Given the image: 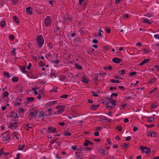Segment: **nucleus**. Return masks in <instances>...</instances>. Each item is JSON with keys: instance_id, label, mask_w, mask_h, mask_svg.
<instances>
[{"instance_id": "21", "label": "nucleus", "mask_w": 159, "mask_h": 159, "mask_svg": "<svg viewBox=\"0 0 159 159\" xmlns=\"http://www.w3.org/2000/svg\"><path fill=\"white\" fill-rule=\"evenodd\" d=\"M3 75H5L6 77L8 78H9L10 77V75L9 73L7 72H5L3 73Z\"/></svg>"}, {"instance_id": "36", "label": "nucleus", "mask_w": 159, "mask_h": 159, "mask_svg": "<svg viewBox=\"0 0 159 159\" xmlns=\"http://www.w3.org/2000/svg\"><path fill=\"white\" fill-rule=\"evenodd\" d=\"M96 105H92L91 107L92 110H95L96 109Z\"/></svg>"}, {"instance_id": "38", "label": "nucleus", "mask_w": 159, "mask_h": 159, "mask_svg": "<svg viewBox=\"0 0 159 159\" xmlns=\"http://www.w3.org/2000/svg\"><path fill=\"white\" fill-rule=\"evenodd\" d=\"M116 128L119 131H120L122 129V127L120 126H118L116 127Z\"/></svg>"}, {"instance_id": "48", "label": "nucleus", "mask_w": 159, "mask_h": 159, "mask_svg": "<svg viewBox=\"0 0 159 159\" xmlns=\"http://www.w3.org/2000/svg\"><path fill=\"white\" fill-rule=\"evenodd\" d=\"M154 37L155 38L159 39V35L158 34H156L154 35Z\"/></svg>"}, {"instance_id": "6", "label": "nucleus", "mask_w": 159, "mask_h": 159, "mask_svg": "<svg viewBox=\"0 0 159 159\" xmlns=\"http://www.w3.org/2000/svg\"><path fill=\"white\" fill-rule=\"evenodd\" d=\"M122 60L118 58H114L112 59V61L116 63H119Z\"/></svg>"}, {"instance_id": "18", "label": "nucleus", "mask_w": 159, "mask_h": 159, "mask_svg": "<svg viewBox=\"0 0 159 159\" xmlns=\"http://www.w3.org/2000/svg\"><path fill=\"white\" fill-rule=\"evenodd\" d=\"M148 121L149 122H153L154 120V118L152 117H148Z\"/></svg>"}, {"instance_id": "1", "label": "nucleus", "mask_w": 159, "mask_h": 159, "mask_svg": "<svg viewBox=\"0 0 159 159\" xmlns=\"http://www.w3.org/2000/svg\"><path fill=\"white\" fill-rule=\"evenodd\" d=\"M44 43V39L41 35H38L36 39V44L40 47H41Z\"/></svg>"}, {"instance_id": "17", "label": "nucleus", "mask_w": 159, "mask_h": 159, "mask_svg": "<svg viewBox=\"0 0 159 159\" xmlns=\"http://www.w3.org/2000/svg\"><path fill=\"white\" fill-rule=\"evenodd\" d=\"M143 21L145 23H147L149 24H151V22L150 21H148V19H144Z\"/></svg>"}, {"instance_id": "35", "label": "nucleus", "mask_w": 159, "mask_h": 159, "mask_svg": "<svg viewBox=\"0 0 159 159\" xmlns=\"http://www.w3.org/2000/svg\"><path fill=\"white\" fill-rule=\"evenodd\" d=\"M64 108H63L62 107H61V108H60V109L58 110V113L62 112L64 111Z\"/></svg>"}, {"instance_id": "40", "label": "nucleus", "mask_w": 159, "mask_h": 159, "mask_svg": "<svg viewBox=\"0 0 159 159\" xmlns=\"http://www.w3.org/2000/svg\"><path fill=\"white\" fill-rule=\"evenodd\" d=\"M117 95L118 94L117 93H113L111 94V98H112L113 96L116 97Z\"/></svg>"}, {"instance_id": "41", "label": "nucleus", "mask_w": 159, "mask_h": 159, "mask_svg": "<svg viewBox=\"0 0 159 159\" xmlns=\"http://www.w3.org/2000/svg\"><path fill=\"white\" fill-rule=\"evenodd\" d=\"M105 104L106 105L107 107H112V106H111L110 103L109 102H108L107 103H106Z\"/></svg>"}, {"instance_id": "51", "label": "nucleus", "mask_w": 159, "mask_h": 159, "mask_svg": "<svg viewBox=\"0 0 159 159\" xmlns=\"http://www.w3.org/2000/svg\"><path fill=\"white\" fill-rule=\"evenodd\" d=\"M106 31H107L108 33H109L111 32V30L110 28H107L106 29Z\"/></svg>"}, {"instance_id": "45", "label": "nucleus", "mask_w": 159, "mask_h": 159, "mask_svg": "<svg viewBox=\"0 0 159 159\" xmlns=\"http://www.w3.org/2000/svg\"><path fill=\"white\" fill-rule=\"evenodd\" d=\"M99 134V133L98 132H95L94 133V135L96 136H98Z\"/></svg>"}, {"instance_id": "27", "label": "nucleus", "mask_w": 159, "mask_h": 159, "mask_svg": "<svg viewBox=\"0 0 159 159\" xmlns=\"http://www.w3.org/2000/svg\"><path fill=\"white\" fill-rule=\"evenodd\" d=\"M8 95H9L7 91H6L4 93L3 95V97H2L3 98L7 97H8Z\"/></svg>"}, {"instance_id": "11", "label": "nucleus", "mask_w": 159, "mask_h": 159, "mask_svg": "<svg viewBox=\"0 0 159 159\" xmlns=\"http://www.w3.org/2000/svg\"><path fill=\"white\" fill-rule=\"evenodd\" d=\"M48 129L51 132V133H52V132H55L56 131V129L52 127H48Z\"/></svg>"}, {"instance_id": "9", "label": "nucleus", "mask_w": 159, "mask_h": 159, "mask_svg": "<svg viewBox=\"0 0 159 159\" xmlns=\"http://www.w3.org/2000/svg\"><path fill=\"white\" fill-rule=\"evenodd\" d=\"M34 100V98L33 97H29L27 98V101L25 103H29V102H33Z\"/></svg>"}, {"instance_id": "33", "label": "nucleus", "mask_w": 159, "mask_h": 159, "mask_svg": "<svg viewBox=\"0 0 159 159\" xmlns=\"http://www.w3.org/2000/svg\"><path fill=\"white\" fill-rule=\"evenodd\" d=\"M136 74H137V73L136 72H131L129 73V76H132V75H135Z\"/></svg>"}, {"instance_id": "50", "label": "nucleus", "mask_w": 159, "mask_h": 159, "mask_svg": "<svg viewBox=\"0 0 159 159\" xmlns=\"http://www.w3.org/2000/svg\"><path fill=\"white\" fill-rule=\"evenodd\" d=\"M138 128L137 126H134V128L133 129V130L134 132L138 130Z\"/></svg>"}, {"instance_id": "30", "label": "nucleus", "mask_w": 159, "mask_h": 159, "mask_svg": "<svg viewBox=\"0 0 159 159\" xmlns=\"http://www.w3.org/2000/svg\"><path fill=\"white\" fill-rule=\"evenodd\" d=\"M26 68L25 67H22L21 68V70L23 72L25 71V73H27L28 71L25 70Z\"/></svg>"}, {"instance_id": "3", "label": "nucleus", "mask_w": 159, "mask_h": 159, "mask_svg": "<svg viewBox=\"0 0 159 159\" xmlns=\"http://www.w3.org/2000/svg\"><path fill=\"white\" fill-rule=\"evenodd\" d=\"M51 22V20L49 16H47L44 20V23L45 25L46 26H48Z\"/></svg>"}, {"instance_id": "13", "label": "nucleus", "mask_w": 159, "mask_h": 159, "mask_svg": "<svg viewBox=\"0 0 159 159\" xmlns=\"http://www.w3.org/2000/svg\"><path fill=\"white\" fill-rule=\"evenodd\" d=\"M37 115V112L36 110H35L34 112H31L30 115L31 116V117H33L36 116Z\"/></svg>"}, {"instance_id": "28", "label": "nucleus", "mask_w": 159, "mask_h": 159, "mask_svg": "<svg viewBox=\"0 0 159 159\" xmlns=\"http://www.w3.org/2000/svg\"><path fill=\"white\" fill-rule=\"evenodd\" d=\"M75 66L77 68V69L80 70H81L82 69V67L81 66H80V65H79L77 64H75Z\"/></svg>"}, {"instance_id": "2", "label": "nucleus", "mask_w": 159, "mask_h": 159, "mask_svg": "<svg viewBox=\"0 0 159 159\" xmlns=\"http://www.w3.org/2000/svg\"><path fill=\"white\" fill-rule=\"evenodd\" d=\"M140 148L143 153H145L147 154L151 152L150 149L149 148L144 147L143 146H141L140 147Z\"/></svg>"}, {"instance_id": "46", "label": "nucleus", "mask_w": 159, "mask_h": 159, "mask_svg": "<svg viewBox=\"0 0 159 159\" xmlns=\"http://www.w3.org/2000/svg\"><path fill=\"white\" fill-rule=\"evenodd\" d=\"M109 49V47L107 46H105L103 47V49L105 50H108Z\"/></svg>"}, {"instance_id": "60", "label": "nucleus", "mask_w": 159, "mask_h": 159, "mask_svg": "<svg viewBox=\"0 0 159 159\" xmlns=\"http://www.w3.org/2000/svg\"><path fill=\"white\" fill-rule=\"evenodd\" d=\"M19 1V0H12L13 3V4H16Z\"/></svg>"}, {"instance_id": "42", "label": "nucleus", "mask_w": 159, "mask_h": 159, "mask_svg": "<svg viewBox=\"0 0 159 159\" xmlns=\"http://www.w3.org/2000/svg\"><path fill=\"white\" fill-rule=\"evenodd\" d=\"M128 144L126 143H124V145H123L122 147H123V148H127L128 147Z\"/></svg>"}, {"instance_id": "5", "label": "nucleus", "mask_w": 159, "mask_h": 159, "mask_svg": "<svg viewBox=\"0 0 159 159\" xmlns=\"http://www.w3.org/2000/svg\"><path fill=\"white\" fill-rule=\"evenodd\" d=\"M33 9L30 7H27L26 9V12L30 15H31L33 13Z\"/></svg>"}, {"instance_id": "25", "label": "nucleus", "mask_w": 159, "mask_h": 159, "mask_svg": "<svg viewBox=\"0 0 159 159\" xmlns=\"http://www.w3.org/2000/svg\"><path fill=\"white\" fill-rule=\"evenodd\" d=\"M118 73L120 75H122L125 73V70H119L118 71Z\"/></svg>"}, {"instance_id": "4", "label": "nucleus", "mask_w": 159, "mask_h": 159, "mask_svg": "<svg viewBox=\"0 0 159 159\" xmlns=\"http://www.w3.org/2000/svg\"><path fill=\"white\" fill-rule=\"evenodd\" d=\"M2 139L3 140H5L7 141L9 139H10V136L9 134H7V133H5L2 134Z\"/></svg>"}, {"instance_id": "29", "label": "nucleus", "mask_w": 159, "mask_h": 159, "mask_svg": "<svg viewBox=\"0 0 159 159\" xmlns=\"http://www.w3.org/2000/svg\"><path fill=\"white\" fill-rule=\"evenodd\" d=\"M98 31L99 32L98 35L99 36L101 37V38H102V34L103 33V31L101 30H99Z\"/></svg>"}, {"instance_id": "58", "label": "nucleus", "mask_w": 159, "mask_h": 159, "mask_svg": "<svg viewBox=\"0 0 159 159\" xmlns=\"http://www.w3.org/2000/svg\"><path fill=\"white\" fill-rule=\"evenodd\" d=\"M154 66L156 67V68L157 69V71L159 70V65H155Z\"/></svg>"}, {"instance_id": "52", "label": "nucleus", "mask_w": 159, "mask_h": 159, "mask_svg": "<svg viewBox=\"0 0 159 159\" xmlns=\"http://www.w3.org/2000/svg\"><path fill=\"white\" fill-rule=\"evenodd\" d=\"M68 96V95L66 94V95H64L61 96V98H66Z\"/></svg>"}, {"instance_id": "39", "label": "nucleus", "mask_w": 159, "mask_h": 159, "mask_svg": "<svg viewBox=\"0 0 159 159\" xmlns=\"http://www.w3.org/2000/svg\"><path fill=\"white\" fill-rule=\"evenodd\" d=\"M91 93L93 94V95L95 97H97L98 96V95L94 91H92L91 92Z\"/></svg>"}, {"instance_id": "37", "label": "nucleus", "mask_w": 159, "mask_h": 159, "mask_svg": "<svg viewBox=\"0 0 159 159\" xmlns=\"http://www.w3.org/2000/svg\"><path fill=\"white\" fill-rule=\"evenodd\" d=\"M25 145H24L23 146L19 145L18 146V149L19 150H22L24 148Z\"/></svg>"}, {"instance_id": "56", "label": "nucleus", "mask_w": 159, "mask_h": 159, "mask_svg": "<svg viewBox=\"0 0 159 159\" xmlns=\"http://www.w3.org/2000/svg\"><path fill=\"white\" fill-rule=\"evenodd\" d=\"M116 89V87H111L109 89L111 90H115Z\"/></svg>"}, {"instance_id": "55", "label": "nucleus", "mask_w": 159, "mask_h": 159, "mask_svg": "<svg viewBox=\"0 0 159 159\" xmlns=\"http://www.w3.org/2000/svg\"><path fill=\"white\" fill-rule=\"evenodd\" d=\"M31 63H29V66L27 67V69L28 70H30L31 68Z\"/></svg>"}, {"instance_id": "57", "label": "nucleus", "mask_w": 159, "mask_h": 159, "mask_svg": "<svg viewBox=\"0 0 159 159\" xmlns=\"http://www.w3.org/2000/svg\"><path fill=\"white\" fill-rule=\"evenodd\" d=\"M39 65L42 67L44 65V63L42 61L39 62Z\"/></svg>"}, {"instance_id": "12", "label": "nucleus", "mask_w": 159, "mask_h": 159, "mask_svg": "<svg viewBox=\"0 0 159 159\" xmlns=\"http://www.w3.org/2000/svg\"><path fill=\"white\" fill-rule=\"evenodd\" d=\"M17 122L12 123L10 124V128L11 129V127H16L17 126Z\"/></svg>"}, {"instance_id": "32", "label": "nucleus", "mask_w": 159, "mask_h": 159, "mask_svg": "<svg viewBox=\"0 0 159 159\" xmlns=\"http://www.w3.org/2000/svg\"><path fill=\"white\" fill-rule=\"evenodd\" d=\"M9 39L11 41L13 40L14 39V36L13 35H10L9 36Z\"/></svg>"}, {"instance_id": "15", "label": "nucleus", "mask_w": 159, "mask_h": 159, "mask_svg": "<svg viewBox=\"0 0 159 159\" xmlns=\"http://www.w3.org/2000/svg\"><path fill=\"white\" fill-rule=\"evenodd\" d=\"M149 61V60L148 59H145L139 64V65L140 66L143 65L146 63L148 62Z\"/></svg>"}, {"instance_id": "47", "label": "nucleus", "mask_w": 159, "mask_h": 159, "mask_svg": "<svg viewBox=\"0 0 159 159\" xmlns=\"http://www.w3.org/2000/svg\"><path fill=\"white\" fill-rule=\"evenodd\" d=\"M55 87H53V89L52 90H51V91H51V92H52V91H54V92H57V91L56 89H58V88H57V87H56V89H55V88H55Z\"/></svg>"}, {"instance_id": "10", "label": "nucleus", "mask_w": 159, "mask_h": 159, "mask_svg": "<svg viewBox=\"0 0 159 159\" xmlns=\"http://www.w3.org/2000/svg\"><path fill=\"white\" fill-rule=\"evenodd\" d=\"M38 116L40 118L41 117H44L46 116L44 114V112L43 111H41L39 112V115Z\"/></svg>"}, {"instance_id": "61", "label": "nucleus", "mask_w": 159, "mask_h": 159, "mask_svg": "<svg viewBox=\"0 0 159 159\" xmlns=\"http://www.w3.org/2000/svg\"><path fill=\"white\" fill-rule=\"evenodd\" d=\"M24 111H25L24 109L22 108H21L20 109L19 111L20 112L24 113Z\"/></svg>"}, {"instance_id": "44", "label": "nucleus", "mask_w": 159, "mask_h": 159, "mask_svg": "<svg viewBox=\"0 0 159 159\" xmlns=\"http://www.w3.org/2000/svg\"><path fill=\"white\" fill-rule=\"evenodd\" d=\"M57 140H58V139L57 138H56L55 139H54L52 141H51V144H53L54 142H56Z\"/></svg>"}, {"instance_id": "64", "label": "nucleus", "mask_w": 159, "mask_h": 159, "mask_svg": "<svg viewBox=\"0 0 159 159\" xmlns=\"http://www.w3.org/2000/svg\"><path fill=\"white\" fill-rule=\"evenodd\" d=\"M20 153H18L16 154V157L15 159H19L20 158Z\"/></svg>"}, {"instance_id": "24", "label": "nucleus", "mask_w": 159, "mask_h": 159, "mask_svg": "<svg viewBox=\"0 0 159 159\" xmlns=\"http://www.w3.org/2000/svg\"><path fill=\"white\" fill-rule=\"evenodd\" d=\"M157 106V105L155 103H154L151 105V108L152 109L156 108Z\"/></svg>"}, {"instance_id": "49", "label": "nucleus", "mask_w": 159, "mask_h": 159, "mask_svg": "<svg viewBox=\"0 0 159 159\" xmlns=\"http://www.w3.org/2000/svg\"><path fill=\"white\" fill-rule=\"evenodd\" d=\"M156 80V79L155 78L152 79L151 81L150 82V83H154Z\"/></svg>"}, {"instance_id": "16", "label": "nucleus", "mask_w": 159, "mask_h": 159, "mask_svg": "<svg viewBox=\"0 0 159 159\" xmlns=\"http://www.w3.org/2000/svg\"><path fill=\"white\" fill-rule=\"evenodd\" d=\"M81 80L82 82L86 84H87L88 82V80L84 77L82 78Z\"/></svg>"}, {"instance_id": "20", "label": "nucleus", "mask_w": 159, "mask_h": 159, "mask_svg": "<svg viewBox=\"0 0 159 159\" xmlns=\"http://www.w3.org/2000/svg\"><path fill=\"white\" fill-rule=\"evenodd\" d=\"M98 151L100 153L102 154L103 155H104L105 150L104 149L102 148H100L98 150Z\"/></svg>"}, {"instance_id": "54", "label": "nucleus", "mask_w": 159, "mask_h": 159, "mask_svg": "<svg viewBox=\"0 0 159 159\" xmlns=\"http://www.w3.org/2000/svg\"><path fill=\"white\" fill-rule=\"evenodd\" d=\"M98 42V41L97 39H93V42L94 43H97Z\"/></svg>"}, {"instance_id": "31", "label": "nucleus", "mask_w": 159, "mask_h": 159, "mask_svg": "<svg viewBox=\"0 0 159 159\" xmlns=\"http://www.w3.org/2000/svg\"><path fill=\"white\" fill-rule=\"evenodd\" d=\"M64 134L65 136H69L71 135L70 133L67 131L65 132L64 133Z\"/></svg>"}, {"instance_id": "53", "label": "nucleus", "mask_w": 159, "mask_h": 159, "mask_svg": "<svg viewBox=\"0 0 159 159\" xmlns=\"http://www.w3.org/2000/svg\"><path fill=\"white\" fill-rule=\"evenodd\" d=\"M4 153L3 150V149H2L0 151V156L2 155V154L3 153L4 154Z\"/></svg>"}, {"instance_id": "59", "label": "nucleus", "mask_w": 159, "mask_h": 159, "mask_svg": "<svg viewBox=\"0 0 159 159\" xmlns=\"http://www.w3.org/2000/svg\"><path fill=\"white\" fill-rule=\"evenodd\" d=\"M48 46L50 48H52L53 47L52 44L51 43H49L48 44Z\"/></svg>"}, {"instance_id": "62", "label": "nucleus", "mask_w": 159, "mask_h": 159, "mask_svg": "<svg viewBox=\"0 0 159 159\" xmlns=\"http://www.w3.org/2000/svg\"><path fill=\"white\" fill-rule=\"evenodd\" d=\"M58 124L61 126H63L65 125V123L64 122H60L58 123Z\"/></svg>"}, {"instance_id": "26", "label": "nucleus", "mask_w": 159, "mask_h": 159, "mask_svg": "<svg viewBox=\"0 0 159 159\" xmlns=\"http://www.w3.org/2000/svg\"><path fill=\"white\" fill-rule=\"evenodd\" d=\"M12 81L14 82H17L18 80V78L17 77L14 76L12 78Z\"/></svg>"}, {"instance_id": "63", "label": "nucleus", "mask_w": 159, "mask_h": 159, "mask_svg": "<svg viewBox=\"0 0 159 159\" xmlns=\"http://www.w3.org/2000/svg\"><path fill=\"white\" fill-rule=\"evenodd\" d=\"M129 120L128 118H125L124 120V121L125 123H127L129 121Z\"/></svg>"}, {"instance_id": "34", "label": "nucleus", "mask_w": 159, "mask_h": 159, "mask_svg": "<svg viewBox=\"0 0 159 159\" xmlns=\"http://www.w3.org/2000/svg\"><path fill=\"white\" fill-rule=\"evenodd\" d=\"M13 19L16 23H19L18 20L16 17L14 16Z\"/></svg>"}, {"instance_id": "43", "label": "nucleus", "mask_w": 159, "mask_h": 159, "mask_svg": "<svg viewBox=\"0 0 159 159\" xmlns=\"http://www.w3.org/2000/svg\"><path fill=\"white\" fill-rule=\"evenodd\" d=\"M61 107H62L63 108H64V106L58 105L56 107V109H58V108H61Z\"/></svg>"}, {"instance_id": "23", "label": "nucleus", "mask_w": 159, "mask_h": 159, "mask_svg": "<svg viewBox=\"0 0 159 159\" xmlns=\"http://www.w3.org/2000/svg\"><path fill=\"white\" fill-rule=\"evenodd\" d=\"M1 26L2 27H3L5 26L6 25V22L4 20H2L0 23Z\"/></svg>"}, {"instance_id": "7", "label": "nucleus", "mask_w": 159, "mask_h": 159, "mask_svg": "<svg viewBox=\"0 0 159 159\" xmlns=\"http://www.w3.org/2000/svg\"><path fill=\"white\" fill-rule=\"evenodd\" d=\"M108 99L109 101L108 102H109L110 103H111L112 106H114L116 105V100L110 98H108Z\"/></svg>"}, {"instance_id": "22", "label": "nucleus", "mask_w": 159, "mask_h": 159, "mask_svg": "<svg viewBox=\"0 0 159 159\" xmlns=\"http://www.w3.org/2000/svg\"><path fill=\"white\" fill-rule=\"evenodd\" d=\"M110 81L112 83H118L120 82V81L119 80H114V79H111L110 80Z\"/></svg>"}, {"instance_id": "8", "label": "nucleus", "mask_w": 159, "mask_h": 159, "mask_svg": "<svg viewBox=\"0 0 159 159\" xmlns=\"http://www.w3.org/2000/svg\"><path fill=\"white\" fill-rule=\"evenodd\" d=\"M85 142L84 143V145L85 146H88L89 145H93V143L91 141L87 139H85Z\"/></svg>"}, {"instance_id": "19", "label": "nucleus", "mask_w": 159, "mask_h": 159, "mask_svg": "<svg viewBox=\"0 0 159 159\" xmlns=\"http://www.w3.org/2000/svg\"><path fill=\"white\" fill-rule=\"evenodd\" d=\"M56 102H57V101H56L49 102L48 103V106L52 105L54 104H55Z\"/></svg>"}, {"instance_id": "14", "label": "nucleus", "mask_w": 159, "mask_h": 159, "mask_svg": "<svg viewBox=\"0 0 159 159\" xmlns=\"http://www.w3.org/2000/svg\"><path fill=\"white\" fill-rule=\"evenodd\" d=\"M147 136H150L152 137H154L155 136V134H153V131H150L148 132Z\"/></svg>"}]
</instances>
